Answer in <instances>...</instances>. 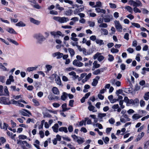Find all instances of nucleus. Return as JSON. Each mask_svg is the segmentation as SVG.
<instances>
[{"label":"nucleus","mask_w":149,"mask_h":149,"mask_svg":"<svg viewBox=\"0 0 149 149\" xmlns=\"http://www.w3.org/2000/svg\"><path fill=\"white\" fill-rule=\"evenodd\" d=\"M0 103L10 105L11 104H16L17 102L13 99L9 101L8 98L3 97L0 98Z\"/></svg>","instance_id":"1"},{"label":"nucleus","mask_w":149,"mask_h":149,"mask_svg":"<svg viewBox=\"0 0 149 149\" xmlns=\"http://www.w3.org/2000/svg\"><path fill=\"white\" fill-rule=\"evenodd\" d=\"M51 34L55 37L57 35H59L60 36H62V37H63L64 36V35H62L61 32L60 31H58L57 32L53 31H51L50 32Z\"/></svg>","instance_id":"2"},{"label":"nucleus","mask_w":149,"mask_h":149,"mask_svg":"<svg viewBox=\"0 0 149 149\" xmlns=\"http://www.w3.org/2000/svg\"><path fill=\"white\" fill-rule=\"evenodd\" d=\"M116 27L118 31L121 32L122 29V27L118 21H116L115 22Z\"/></svg>","instance_id":"3"},{"label":"nucleus","mask_w":149,"mask_h":149,"mask_svg":"<svg viewBox=\"0 0 149 149\" xmlns=\"http://www.w3.org/2000/svg\"><path fill=\"white\" fill-rule=\"evenodd\" d=\"M37 38L38 40V42L40 44L45 39V38L43 36L40 35H38L37 37Z\"/></svg>","instance_id":"4"},{"label":"nucleus","mask_w":149,"mask_h":149,"mask_svg":"<svg viewBox=\"0 0 149 149\" xmlns=\"http://www.w3.org/2000/svg\"><path fill=\"white\" fill-rule=\"evenodd\" d=\"M17 143L19 144L21 146L22 148L23 149H27L25 146H24V143H26V141H22V140H19L17 139Z\"/></svg>","instance_id":"5"},{"label":"nucleus","mask_w":149,"mask_h":149,"mask_svg":"<svg viewBox=\"0 0 149 149\" xmlns=\"http://www.w3.org/2000/svg\"><path fill=\"white\" fill-rule=\"evenodd\" d=\"M132 3H133V6L135 7L137 6H142V4L141 2L139 0H136V1H132Z\"/></svg>","instance_id":"6"},{"label":"nucleus","mask_w":149,"mask_h":149,"mask_svg":"<svg viewBox=\"0 0 149 149\" xmlns=\"http://www.w3.org/2000/svg\"><path fill=\"white\" fill-rule=\"evenodd\" d=\"M23 110L24 111H19L20 113L22 115H23L24 116H26V114H27L25 112H27L28 114H29L30 115H32L31 113L29 111L25 109H24Z\"/></svg>","instance_id":"7"},{"label":"nucleus","mask_w":149,"mask_h":149,"mask_svg":"<svg viewBox=\"0 0 149 149\" xmlns=\"http://www.w3.org/2000/svg\"><path fill=\"white\" fill-rule=\"evenodd\" d=\"M6 30L11 34H17V33L12 28H8L6 29Z\"/></svg>","instance_id":"8"},{"label":"nucleus","mask_w":149,"mask_h":149,"mask_svg":"<svg viewBox=\"0 0 149 149\" xmlns=\"http://www.w3.org/2000/svg\"><path fill=\"white\" fill-rule=\"evenodd\" d=\"M52 91L53 93L56 95H58L59 94V91L58 89L56 87H54L52 89Z\"/></svg>","instance_id":"9"},{"label":"nucleus","mask_w":149,"mask_h":149,"mask_svg":"<svg viewBox=\"0 0 149 149\" xmlns=\"http://www.w3.org/2000/svg\"><path fill=\"white\" fill-rule=\"evenodd\" d=\"M144 133L143 132L139 134L137 136L136 139L135 140V141H139L141 139L142 137L144 136Z\"/></svg>","instance_id":"10"},{"label":"nucleus","mask_w":149,"mask_h":149,"mask_svg":"<svg viewBox=\"0 0 149 149\" xmlns=\"http://www.w3.org/2000/svg\"><path fill=\"white\" fill-rule=\"evenodd\" d=\"M30 21L31 22L36 24L37 25H39L40 23V22L38 20H35L34 19L32 18H30Z\"/></svg>","instance_id":"11"},{"label":"nucleus","mask_w":149,"mask_h":149,"mask_svg":"<svg viewBox=\"0 0 149 149\" xmlns=\"http://www.w3.org/2000/svg\"><path fill=\"white\" fill-rule=\"evenodd\" d=\"M88 109L90 111H92L93 112H96L97 111L95 107L92 105L89 106L88 107Z\"/></svg>","instance_id":"12"},{"label":"nucleus","mask_w":149,"mask_h":149,"mask_svg":"<svg viewBox=\"0 0 149 149\" xmlns=\"http://www.w3.org/2000/svg\"><path fill=\"white\" fill-rule=\"evenodd\" d=\"M95 10L96 12L97 13H102L104 14H105L106 13V11L104 9H101L100 8H96L95 9Z\"/></svg>","instance_id":"13"},{"label":"nucleus","mask_w":149,"mask_h":149,"mask_svg":"<svg viewBox=\"0 0 149 149\" xmlns=\"http://www.w3.org/2000/svg\"><path fill=\"white\" fill-rule=\"evenodd\" d=\"M91 73H89L87 75H86L85 79L82 80V82L84 83L86 81L91 77Z\"/></svg>","instance_id":"14"},{"label":"nucleus","mask_w":149,"mask_h":149,"mask_svg":"<svg viewBox=\"0 0 149 149\" xmlns=\"http://www.w3.org/2000/svg\"><path fill=\"white\" fill-rule=\"evenodd\" d=\"M65 14L67 16H70L72 14L73 11L71 9H69L64 12Z\"/></svg>","instance_id":"15"},{"label":"nucleus","mask_w":149,"mask_h":149,"mask_svg":"<svg viewBox=\"0 0 149 149\" xmlns=\"http://www.w3.org/2000/svg\"><path fill=\"white\" fill-rule=\"evenodd\" d=\"M68 95V94L66 93L63 92L62 95L61 96V99L63 101H65L67 98Z\"/></svg>","instance_id":"16"},{"label":"nucleus","mask_w":149,"mask_h":149,"mask_svg":"<svg viewBox=\"0 0 149 149\" xmlns=\"http://www.w3.org/2000/svg\"><path fill=\"white\" fill-rule=\"evenodd\" d=\"M15 25L17 26L22 27L25 26H26L25 24L22 21H20L17 23Z\"/></svg>","instance_id":"17"},{"label":"nucleus","mask_w":149,"mask_h":149,"mask_svg":"<svg viewBox=\"0 0 149 149\" xmlns=\"http://www.w3.org/2000/svg\"><path fill=\"white\" fill-rule=\"evenodd\" d=\"M59 130L61 132L63 131H64L65 133H67L68 132L67 128L65 127H60L59 129Z\"/></svg>","instance_id":"18"},{"label":"nucleus","mask_w":149,"mask_h":149,"mask_svg":"<svg viewBox=\"0 0 149 149\" xmlns=\"http://www.w3.org/2000/svg\"><path fill=\"white\" fill-rule=\"evenodd\" d=\"M56 83L59 85H61V81L59 76H58L57 78L55 79Z\"/></svg>","instance_id":"19"},{"label":"nucleus","mask_w":149,"mask_h":149,"mask_svg":"<svg viewBox=\"0 0 149 149\" xmlns=\"http://www.w3.org/2000/svg\"><path fill=\"white\" fill-rule=\"evenodd\" d=\"M141 117L142 116H139L138 114L136 113L134 114L132 116V118L133 119L136 120L138 119Z\"/></svg>","instance_id":"20"},{"label":"nucleus","mask_w":149,"mask_h":149,"mask_svg":"<svg viewBox=\"0 0 149 149\" xmlns=\"http://www.w3.org/2000/svg\"><path fill=\"white\" fill-rule=\"evenodd\" d=\"M79 138L80 139H78L76 141L79 144H82L84 142V139L83 138L79 137Z\"/></svg>","instance_id":"21"},{"label":"nucleus","mask_w":149,"mask_h":149,"mask_svg":"<svg viewBox=\"0 0 149 149\" xmlns=\"http://www.w3.org/2000/svg\"><path fill=\"white\" fill-rule=\"evenodd\" d=\"M68 50L69 52L70 53V55L71 56H72L74 55L75 52L73 49L69 48L68 49Z\"/></svg>","instance_id":"22"},{"label":"nucleus","mask_w":149,"mask_h":149,"mask_svg":"<svg viewBox=\"0 0 149 149\" xmlns=\"http://www.w3.org/2000/svg\"><path fill=\"white\" fill-rule=\"evenodd\" d=\"M7 39L10 42H12L14 44L16 45H19V44L15 40H14L10 38H8Z\"/></svg>","instance_id":"23"},{"label":"nucleus","mask_w":149,"mask_h":149,"mask_svg":"<svg viewBox=\"0 0 149 149\" xmlns=\"http://www.w3.org/2000/svg\"><path fill=\"white\" fill-rule=\"evenodd\" d=\"M96 42L97 44H99L100 45L104 44L103 40H101L97 39L96 40Z\"/></svg>","instance_id":"24"},{"label":"nucleus","mask_w":149,"mask_h":149,"mask_svg":"<svg viewBox=\"0 0 149 149\" xmlns=\"http://www.w3.org/2000/svg\"><path fill=\"white\" fill-rule=\"evenodd\" d=\"M97 61H94L93 63V66L95 68H97L100 67V64L97 63Z\"/></svg>","instance_id":"25"},{"label":"nucleus","mask_w":149,"mask_h":149,"mask_svg":"<svg viewBox=\"0 0 149 149\" xmlns=\"http://www.w3.org/2000/svg\"><path fill=\"white\" fill-rule=\"evenodd\" d=\"M98 83V81L95 79H93V81L92 83V85L94 86H96Z\"/></svg>","instance_id":"26"},{"label":"nucleus","mask_w":149,"mask_h":149,"mask_svg":"<svg viewBox=\"0 0 149 149\" xmlns=\"http://www.w3.org/2000/svg\"><path fill=\"white\" fill-rule=\"evenodd\" d=\"M143 97L145 100H148L149 98V92L145 93Z\"/></svg>","instance_id":"27"},{"label":"nucleus","mask_w":149,"mask_h":149,"mask_svg":"<svg viewBox=\"0 0 149 149\" xmlns=\"http://www.w3.org/2000/svg\"><path fill=\"white\" fill-rule=\"evenodd\" d=\"M8 127V125L7 124L5 123H3V126H1V129H6V130L7 129V128Z\"/></svg>","instance_id":"28"},{"label":"nucleus","mask_w":149,"mask_h":149,"mask_svg":"<svg viewBox=\"0 0 149 149\" xmlns=\"http://www.w3.org/2000/svg\"><path fill=\"white\" fill-rule=\"evenodd\" d=\"M125 8L130 12L132 13L133 12L132 8L131 7L129 6H127L125 7Z\"/></svg>","instance_id":"29"},{"label":"nucleus","mask_w":149,"mask_h":149,"mask_svg":"<svg viewBox=\"0 0 149 149\" xmlns=\"http://www.w3.org/2000/svg\"><path fill=\"white\" fill-rule=\"evenodd\" d=\"M102 139L103 140L104 143L106 144H108L109 141V139L107 137H106L105 139H104V137H103Z\"/></svg>","instance_id":"30"},{"label":"nucleus","mask_w":149,"mask_h":149,"mask_svg":"<svg viewBox=\"0 0 149 149\" xmlns=\"http://www.w3.org/2000/svg\"><path fill=\"white\" fill-rule=\"evenodd\" d=\"M43 117L44 118L45 117L51 118L52 117V116L48 113H43Z\"/></svg>","instance_id":"31"},{"label":"nucleus","mask_w":149,"mask_h":149,"mask_svg":"<svg viewBox=\"0 0 149 149\" xmlns=\"http://www.w3.org/2000/svg\"><path fill=\"white\" fill-rule=\"evenodd\" d=\"M33 102L34 103L35 105L36 106H38L39 105V103L38 101L35 99L32 100Z\"/></svg>","instance_id":"32"},{"label":"nucleus","mask_w":149,"mask_h":149,"mask_svg":"<svg viewBox=\"0 0 149 149\" xmlns=\"http://www.w3.org/2000/svg\"><path fill=\"white\" fill-rule=\"evenodd\" d=\"M134 103L133 104L137 105L139 103V100L138 98H136L133 100Z\"/></svg>","instance_id":"33"},{"label":"nucleus","mask_w":149,"mask_h":149,"mask_svg":"<svg viewBox=\"0 0 149 149\" xmlns=\"http://www.w3.org/2000/svg\"><path fill=\"white\" fill-rule=\"evenodd\" d=\"M109 58H108V60L110 61H112L114 60V57L112 55L109 54L108 55Z\"/></svg>","instance_id":"34"},{"label":"nucleus","mask_w":149,"mask_h":149,"mask_svg":"<svg viewBox=\"0 0 149 149\" xmlns=\"http://www.w3.org/2000/svg\"><path fill=\"white\" fill-rule=\"evenodd\" d=\"M5 77L4 76H0V81L2 83L5 82Z\"/></svg>","instance_id":"35"},{"label":"nucleus","mask_w":149,"mask_h":149,"mask_svg":"<svg viewBox=\"0 0 149 149\" xmlns=\"http://www.w3.org/2000/svg\"><path fill=\"white\" fill-rule=\"evenodd\" d=\"M19 139H25L27 138V136L24 135H19Z\"/></svg>","instance_id":"36"},{"label":"nucleus","mask_w":149,"mask_h":149,"mask_svg":"<svg viewBox=\"0 0 149 149\" xmlns=\"http://www.w3.org/2000/svg\"><path fill=\"white\" fill-rule=\"evenodd\" d=\"M36 68H35L34 67H29L27 68V70L29 72H30L35 70Z\"/></svg>","instance_id":"37"},{"label":"nucleus","mask_w":149,"mask_h":149,"mask_svg":"<svg viewBox=\"0 0 149 149\" xmlns=\"http://www.w3.org/2000/svg\"><path fill=\"white\" fill-rule=\"evenodd\" d=\"M111 52L113 53H117L118 52L119 50L117 49H115L114 48H112L111 49Z\"/></svg>","instance_id":"38"},{"label":"nucleus","mask_w":149,"mask_h":149,"mask_svg":"<svg viewBox=\"0 0 149 149\" xmlns=\"http://www.w3.org/2000/svg\"><path fill=\"white\" fill-rule=\"evenodd\" d=\"M99 26L100 27L106 28L107 27V25L106 23H102L100 24Z\"/></svg>","instance_id":"39"},{"label":"nucleus","mask_w":149,"mask_h":149,"mask_svg":"<svg viewBox=\"0 0 149 149\" xmlns=\"http://www.w3.org/2000/svg\"><path fill=\"white\" fill-rule=\"evenodd\" d=\"M133 10H134V11L135 13H140L141 12V11L139 8H137L136 7H135L133 8Z\"/></svg>","instance_id":"40"},{"label":"nucleus","mask_w":149,"mask_h":149,"mask_svg":"<svg viewBox=\"0 0 149 149\" xmlns=\"http://www.w3.org/2000/svg\"><path fill=\"white\" fill-rule=\"evenodd\" d=\"M109 5L110 6V7L114 9L116 8V6L114 3H110Z\"/></svg>","instance_id":"41"},{"label":"nucleus","mask_w":149,"mask_h":149,"mask_svg":"<svg viewBox=\"0 0 149 149\" xmlns=\"http://www.w3.org/2000/svg\"><path fill=\"white\" fill-rule=\"evenodd\" d=\"M101 6V2L97 1L96 2V5L94 6V7H100Z\"/></svg>","instance_id":"42"},{"label":"nucleus","mask_w":149,"mask_h":149,"mask_svg":"<svg viewBox=\"0 0 149 149\" xmlns=\"http://www.w3.org/2000/svg\"><path fill=\"white\" fill-rule=\"evenodd\" d=\"M106 115V114L105 113H99L98 114V116L100 118H102L103 117L105 116Z\"/></svg>","instance_id":"43"},{"label":"nucleus","mask_w":149,"mask_h":149,"mask_svg":"<svg viewBox=\"0 0 149 149\" xmlns=\"http://www.w3.org/2000/svg\"><path fill=\"white\" fill-rule=\"evenodd\" d=\"M104 57L102 55H99L98 57L97 60L99 61H101L104 59Z\"/></svg>","instance_id":"44"},{"label":"nucleus","mask_w":149,"mask_h":149,"mask_svg":"<svg viewBox=\"0 0 149 149\" xmlns=\"http://www.w3.org/2000/svg\"><path fill=\"white\" fill-rule=\"evenodd\" d=\"M101 54V53H100L97 52V53L93 56V59L95 60Z\"/></svg>","instance_id":"45"},{"label":"nucleus","mask_w":149,"mask_h":149,"mask_svg":"<svg viewBox=\"0 0 149 149\" xmlns=\"http://www.w3.org/2000/svg\"><path fill=\"white\" fill-rule=\"evenodd\" d=\"M59 22L61 23L66 22V21L65 20V17H60Z\"/></svg>","instance_id":"46"},{"label":"nucleus","mask_w":149,"mask_h":149,"mask_svg":"<svg viewBox=\"0 0 149 149\" xmlns=\"http://www.w3.org/2000/svg\"><path fill=\"white\" fill-rule=\"evenodd\" d=\"M39 134L40 138H43L44 136V132L42 131L41 130L40 131Z\"/></svg>","instance_id":"47"},{"label":"nucleus","mask_w":149,"mask_h":149,"mask_svg":"<svg viewBox=\"0 0 149 149\" xmlns=\"http://www.w3.org/2000/svg\"><path fill=\"white\" fill-rule=\"evenodd\" d=\"M132 25L137 28H139L140 27V25L138 23H132Z\"/></svg>","instance_id":"48"},{"label":"nucleus","mask_w":149,"mask_h":149,"mask_svg":"<svg viewBox=\"0 0 149 149\" xmlns=\"http://www.w3.org/2000/svg\"><path fill=\"white\" fill-rule=\"evenodd\" d=\"M58 55H57V59H59L61 58L63 56V53H60V52H58Z\"/></svg>","instance_id":"49"},{"label":"nucleus","mask_w":149,"mask_h":149,"mask_svg":"<svg viewBox=\"0 0 149 149\" xmlns=\"http://www.w3.org/2000/svg\"><path fill=\"white\" fill-rule=\"evenodd\" d=\"M74 102V100H71L69 101V106L71 107H72L73 106V103Z\"/></svg>","instance_id":"50"},{"label":"nucleus","mask_w":149,"mask_h":149,"mask_svg":"<svg viewBox=\"0 0 149 149\" xmlns=\"http://www.w3.org/2000/svg\"><path fill=\"white\" fill-rule=\"evenodd\" d=\"M101 30L104 32V35H107L108 34V31L107 29L102 28L101 29Z\"/></svg>","instance_id":"51"},{"label":"nucleus","mask_w":149,"mask_h":149,"mask_svg":"<svg viewBox=\"0 0 149 149\" xmlns=\"http://www.w3.org/2000/svg\"><path fill=\"white\" fill-rule=\"evenodd\" d=\"M109 121L111 124H113L115 122L114 119L113 118H111L110 119H109Z\"/></svg>","instance_id":"52"},{"label":"nucleus","mask_w":149,"mask_h":149,"mask_svg":"<svg viewBox=\"0 0 149 149\" xmlns=\"http://www.w3.org/2000/svg\"><path fill=\"white\" fill-rule=\"evenodd\" d=\"M50 14L53 15H56L58 14V12L55 10H52L50 11Z\"/></svg>","instance_id":"53"},{"label":"nucleus","mask_w":149,"mask_h":149,"mask_svg":"<svg viewBox=\"0 0 149 149\" xmlns=\"http://www.w3.org/2000/svg\"><path fill=\"white\" fill-rule=\"evenodd\" d=\"M45 120H43L41 121V124L39 125L38 127V128L39 129H40L41 128H42L43 126V125L44 123L45 122Z\"/></svg>","instance_id":"54"},{"label":"nucleus","mask_w":149,"mask_h":149,"mask_svg":"<svg viewBox=\"0 0 149 149\" xmlns=\"http://www.w3.org/2000/svg\"><path fill=\"white\" fill-rule=\"evenodd\" d=\"M0 140L2 143H3L6 141V139L3 137H1L0 138Z\"/></svg>","instance_id":"55"},{"label":"nucleus","mask_w":149,"mask_h":149,"mask_svg":"<svg viewBox=\"0 0 149 149\" xmlns=\"http://www.w3.org/2000/svg\"><path fill=\"white\" fill-rule=\"evenodd\" d=\"M123 116L124 118L126 119L127 121H129L130 120V118H128V116L127 114H123Z\"/></svg>","instance_id":"56"},{"label":"nucleus","mask_w":149,"mask_h":149,"mask_svg":"<svg viewBox=\"0 0 149 149\" xmlns=\"http://www.w3.org/2000/svg\"><path fill=\"white\" fill-rule=\"evenodd\" d=\"M91 40L93 41H95L97 40L96 37L95 36H92L90 37Z\"/></svg>","instance_id":"57"},{"label":"nucleus","mask_w":149,"mask_h":149,"mask_svg":"<svg viewBox=\"0 0 149 149\" xmlns=\"http://www.w3.org/2000/svg\"><path fill=\"white\" fill-rule=\"evenodd\" d=\"M104 18H100L98 19V23L100 24H101L103 22Z\"/></svg>","instance_id":"58"},{"label":"nucleus","mask_w":149,"mask_h":149,"mask_svg":"<svg viewBox=\"0 0 149 149\" xmlns=\"http://www.w3.org/2000/svg\"><path fill=\"white\" fill-rule=\"evenodd\" d=\"M93 73L94 74H95V75H97L99 74L100 73V70H99V69H98L97 70L93 72Z\"/></svg>","instance_id":"59"},{"label":"nucleus","mask_w":149,"mask_h":149,"mask_svg":"<svg viewBox=\"0 0 149 149\" xmlns=\"http://www.w3.org/2000/svg\"><path fill=\"white\" fill-rule=\"evenodd\" d=\"M140 103L141 107H143L145 105V102L143 100H141L140 101Z\"/></svg>","instance_id":"60"},{"label":"nucleus","mask_w":149,"mask_h":149,"mask_svg":"<svg viewBox=\"0 0 149 149\" xmlns=\"http://www.w3.org/2000/svg\"><path fill=\"white\" fill-rule=\"evenodd\" d=\"M46 67L48 71L50 70L52 68V66L49 65H46Z\"/></svg>","instance_id":"61"},{"label":"nucleus","mask_w":149,"mask_h":149,"mask_svg":"<svg viewBox=\"0 0 149 149\" xmlns=\"http://www.w3.org/2000/svg\"><path fill=\"white\" fill-rule=\"evenodd\" d=\"M129 34L128 33H126L125 34L124 36V38L127 40H128L129 39Z\"/></svg>","instance_id":"62"},{"label":"nucleus","mask_w":149,"mask_h":149,"mask_svg":"<svg viewBox=\"0 0 149 149\" xmlns=\"http://www.w3.org/2000/svg\"><path fill=\"white\" fill-rule=\"evenodd\" d=\"M123 93V90L122 89H119L117 90L116 92V94L118 95L119 94H121Z\"/></svg>","instance_id":"63"},{"label":"nucleus","mask_w":149,"mask_h":149,"mask_svg":"<svg viewBox=\"0 0 149 149\" xmlns=\"http://www.w3.org/2000/svg\"><path fill=\"white\" fill-rule=\"evenodd\" d=\"M34 88L33 86L29 85L28 86L27 89L29 91H32L33 89Z\"/></svg>","instance_id":"64"}]
</instances>
